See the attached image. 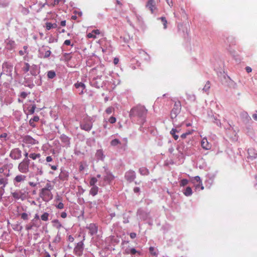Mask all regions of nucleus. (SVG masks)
<instances>
[{
    "label": "nucleus",
    "mask_w": 257,
    "mask_h": 257,
    "mask_svg": "<svg viewBox=\"0 0 257 257\" xmlns=\"http://www.w3.org/2000/svg\"><path fill=\"white\" fill-rule=\"evenodd\" d=\"M147 113V109L144 106L138 105L131 109L130 115L142 117L145 116Z\"/></svg>",
    "instance_id": "f257e3e1"
},
{
    "label": "nucleus",
    "mask_w": 257,
    "mask_h": 257,
    "mask_svg": "<svg viewBox=\"0 0 257 257\" xmlns=\"http://www.w3.org/2000/svg\"><path fill=\"white\" fill-rule=\"evenodd\" d=\"M53 189V187L50 183H47L46 186L42 188L40 192V196L44 200L47 199L52 198V193L51 190Z\"/></svg>",
    "instance_id": "f03ea898"
},
{
    "label": "nucleus",
    "mask_w": 257,
    "mask_h": 257,
    "mask_svg": "<svg viewBox=\"0 0 257 257\" xmlns=\"http://www.w3.org/2000/svg\"><path fill=\"white\" fill-rule=\"evenodd\" d=\"M30 160L24 159L18 165V170L22 173L26 174L29 171Z\"/></svg>",
    "instance_id": "7ed1b4c3"
},
{
    "label": "nucleus",
    "mask_w": 257,
    "mask_h": 257,
    "mask_svg": "<svg viewBox=\"0 0 257 257\" xmlns=\"http://www.w3.org/2000/svg\"><path fill=\"white\" fill-rule=\"evenodd\" d=\"M181 109V105L180 102H176L170 114L172 119L175 118L177 117V115L180 113Z\"/></svg>",
    "instance_id": "20e7f679"
},
{
    "label": "nucleus",
    "mask_w": 257,
    "mask_h": 257,
    "mask_svg": "<svg viewBox=\"0 0 257 257\" xmlns=\"http://www.w3.org/2000/svg\"><path fill=\"white\" fill-rule=\"evenodd\" d=\"M83 245L84 244L82 241L77 243L74 249V252L76 255L80 256L82 254L84 249Z\"/></svg>",
    "instance_id": "39448f33"
},
{
    "label": "nucleus",
    "mask_w": 257,
    "mask_h": 257,
    "mask_svg": "<svg viewBox=\"0 0 257 257\" xmlns=\"http://www.w3.org/2000/svg\"><path fill=\"white\" fill-rule=\"evenodd\" d=\"M11 195L15 200L21 199L24 200L26 197L25 194L20 190H16L11 192Z\"/></svg>",
    "instance_id": "423d86ee"
},
{
    "label": "nucleus",
    "mask_w": 257,
    "mask_h": 257,
    "mask_svg": "<svg viewBox=\"0 0 257 257\" xmlns=\"http://www.w3.org/2000/svg\"><path fill=\"white\" fill-rule=\"evenodd\" d=\"M10 156L14 160H18L22 157V152L18 148L14 149L11 151Z\"/></svg>",
    "instance_id": "0eeeda50"
},
{
    "label": "nucleus",
    "mask_w": 257,
    "mask_h": 257,
    "mask_svg": "<svg viewBox=\"0 0 257 257\" xmlns=\"http://www.w3.org/2000/svg\"><path fill=\"white\" fill-rule=\"evenodd\" d=\"M80 128L82 130L86 131H89L92 127V123L90 120H86L82 122L80 125Z\"/></svg>",
    "instance_id": "6e6552de"
},
{
    "label": "nucleus",
    "mask_w": 257,
    "mask_h": 257,
    "mask_svg": "<svg viewBox=\"0 0 257 257\" xmlns=\"http://www.w3.org/2000/svg\"><path fill=\"white\" fill-rule=\"evenodd\" d=\"M75 87L78 89L79 94L82 95L84 94V90L86 88L85 85L81 82H77L74 84Z\"/></svg>",
    "instance_id": "1a4fd4ad"
},
{
    "label": "nucleus",
    "mask_w": 257,
    "mask_h": 257,
    "mask_svg": "<svg viewBox=\"0 0 257 257\" xmlns=\"http://www.w3.org/2000/svg\"><path fill=\"white\" fill-rule=\"evenodd\" d=\"M26 176L22 174L17 175L14 179L13 182L15 185L19 183L24 182L26 180Z\"/></svg>",
    "instance_id": "9d476101"
},
{
    "label": "nucleus",
    "mask_w": 257,
    "mask_h": 257,
    "mask_svg": "<svg viewBox=\"0 0 257 257\" xmlns=\"http://www.w3.org/2000/svg\"><path fill=\"white\" fill-rule=\"evenodd\" d=\"M86 228L89 229V233L91 236L95 234L98 231V227L95 224L90 223Z\"/></svg>",
    "instance_id": "9b49d317"
},
{
    "label": "nucleus",
    "mask_w": 257,
    "mask_h": 257,
    "mask_svg": "<svg viewBox=\"0 0 257 257\" xmlns=\"http://www.w3.org/2000/svg\"><path fill=\"white\" fill-rule=\"evenodd\" d=\"M146 7L153 13L157 9L155 0H149L146 4Z\"/></svg>",
    "instance_id": "f8f14e48"
},
{
    "label": "nucleus",
    "mask_w": 257,
    "mask_h": 257,
    "mask_svg": "<svg viewBox=\"0 0 257 257\" xmlns=\"http://www.w3.org/2000/svg\"><path fill=\"white\" fill-rule=\"evenodd\" d=\"M201 145L202 148L206 150H210L211 148V145L208 142L206 138L202 140Z\"/></svg>",
    "instance_id": "ddd939ff"
},
{
    "label": "nucleus",
    "mask_w": 257,
    "mask_h": 257,
    "mask_svg": "<svg viewBox=\"0 0 257 257\" xmlns=\"http://www.w3.org/2000/svg\"><path fill=\"white\" fill-rule=\"evenodd\" d=\"M248 158L251 159L257 158V152L253 149L250 148L248 150Z\"/></svg>",
    "instance_id": "4468645a"
},
{
    "label": "nucleus",
    "mask_w": 257,
    "mask_h": 257,
    "mask_svg": "<svg viewBox=\"0 0 257 257\" xmlns=\"http://www.w3.org/2000/svg\"><path fill=\"white\" fill-rule=\"evenodd\" d=\"M30 71L32 75L36 76L38 73L37 66L36 65H33L30 67Z\"/></svg>",
    "instance_id": "2eb2a0df"
},
{
    "label": "nucleus",
    "mask_w": 257,
    "mask_h": 257,
    "mask_svg": "<svg viewBox=\"0 0 257 257\" xmlns=\"http://www.w3.org/2000/svg\"><path fill=\"white\" fill-rule=\"evenodd\" d=\"M39 120V117L38 116H35L33 118H31L29 120L30 125L33 127H36L35 122L38 121Z\"/></svg>",
    "instance_id": "dca6fc26"
},
{
    "label": "nucleus",
    "mask_w": 257,
    "mask_h": 257,
    "mask_svg": "<svg viewBox=\"0 0 257 257\" xmlns=\"http://www.w3.org/2000/svg\"><path fill=\"white\" fill-rule=\"evenodd\" d=\"M59 178L62 180H67L68 178V173L66 171H62L59 175Z\"/></svg>",
    "instance_id": "f3484780"
},
{
    "label": "nucleus",
    "mask_w": 257,
    "mask_h": 257,
    "mask_svg": "<svg viewBox=\"0 0 257 257\" xmlns=\"http://www.w3.org/2000/svg\"><path fill=\"white\" fill-rule=\"evenodd\" d=\"M193 183L195 184L196 183H198V184L196 185V188H198L200 186V185H202V181L201 180L199 176H195L193 178L192 180Z\"/></svg>",
    "instance_id": "a211bd4d"
},
{
    "label": "nucleus",
    "mask_w": 257,
    "mask_h": 257,
    "mask_svg": "<svg viewBox=\"0 0 257 257\" xmlns=\"http://www.w3.org/2000/svg\"><path fill=\"white\" fill-rule=\"evenodd\" d=\"M98 191V187L96 186H92V188H91L89 193L90 195H92L93 196H95Z\"/></svg>",
    "instance_id": "6ab92c4d"
},
{
    "label": "nucleus",
    "mask_w": 257,
    "mask_h": 257,
    "mask_svg": "<svg viewBox=\"0 0 257 257\" xmlns=\"http://www.w3.org/2000/svg\"><path fill=\"white\" fill-rule=\"evenodd\" d=\"M125 178L127 180H133L134 179L135 175L134 172H127L125 176Z\"/></svg>",
    "instance_id": "aec40b11"
},
{
    "label": "nucleus",
    "mask_w": 257,
    "mask_h": 257,
    "mask_svg": "<svg viewBox=\"0 0 257 257\" xmlns=\"http://www.w3.org/2000/svg\"><path fill=\"white\" fill-rule=\"evenodd\" d=\"M179 131L176 130V128H172L170 131V134L173 136V138L177 140H178L179 137L178 135H176V133H179Z\"/></svg>",
    "instance_id": "412c9836"
},
{
    "label": "nucleus",
    "mask_w": 257,
    "mask_h": 257,
    "mask_svg": "<svg viewBox=\"0 0 257 257\" xmlns=\"http://www.w3.org/2000/svg\"><path fill=\"white\" fill-rule=\"evenodd\" d=\"M96 156L98 159L102 160L104 156L103 151L102 150H98L96 153Z\"/></svg>",
    "instance_id": "4be33fe9"
},
{
    "label": "nucleus",
    "mask_w": 257,
    "mask_h": 257,
    "mask_svg": "<svg viewBox=\"0 0 257 257\" xmlns=\"http://www.w3.org/2000/svg\"><path fill=\"white\" fill-rule=\"evenodd\" d=\"M30 65L28 63H25L24 66L22 67V71L24 73H27L29 71H30Z\"/></svg>",
    "instance_id": "5701e85b"
},
{
    "label": "nucleus",
    "mask_w": 257,
    "mask_h": 257,
    "mask_svg": "<svg viewBox=\"0 0 257 257\" xmlns=\"http://www.w3.org/2000/svg\"><path fill=\"white\" fill-rule=\"evenodd\" d=\"M25 141L26 143L32 144H35V141H36L35 140H34V139H33L32 138H31L29 136L26 137L25 138Z\"/></svg>",
    "instance_id": "b1692460"
},
{
    "label": "nucleus",
    "mask_w": 257,
    "mask_h": 257,
    "mask_svg": "<svg viewBox=\"0 0 257 257\" xmlns=\"http://www.w3.org/2000/svg\"><path fill=\"white\" fill-rule=\"evenodd\" d=\"M32 225L34 227H38L41 225V222L40 220H36V219H32L30 222Z\"/></svg>",
    "instance_id": "393cba45"
},
{
    "label": "nucleus",
    "mask_w": 257,
    "mask_h": 257,
    "mask_svg": "<svg viewBox=\"0 0 257 257\" xmlns=\"http://www.w3.org/2000/svg\"><path fill=\"white\" fill-rule=\"evenodd\" d=\"M184 194L186 196H190L191 195H192V191L191 188L190 187H187L186 188V189L184 192Z\"/></svg>",
    "instance_id": "a878e982"
},
{
    "label": "nucleus",
    "mask_w": 257,
    "mask_h": 257,
    "mask_svg": "<svg viewBox=\"0 0 257 257\" xmlns=\"http://www.w3.org/2000/svg\"><path fill=\"white\" fill-rule=\"evenodd\" d=\"M53 222L54 223V226L57 229H60L61 227H62V224L60 222V221L57 220L55 219L53 221Z\"/></svg>",
    "instance_id": "bb28decb"
},
{
    "label": "nucleus",
    "mask_w": 257,
    "mask_h": 257,
    "mask_svg": "<svg viewBox=\"0 0 257 257\" xmlns=\"http://www.w3.org/2000/svg\"><path fill=\"white\" fill-rule=\"evenodd\" d=\"M49 214L47 212L44 213L41 216V219L44 221H47L49 220Z\"/></svg>",
    "instance_id": "cd10ccee"
},
{
    "label": "nucleus",
    "mask_w": 257,
    "mask_h": 257,
    "mask_svg": "<svg viewBox=\"0 0 257 257\" xmlns=\"http://www.w3.org/2000/svg\"><path fill=\"white\" fill-rule=\"evenodd\" d=\"M29 157L35 160L37 158H39L41 157L40 154L31 153L29 155Z\"/></svg>",
    "instance_id": "c85d7f7f"
},
{
    "label": "nucleus",
    "mask_w": 257,
    "mask_h": 257,
    "mask_svg": "<svg viewBox=\"0 0 257 257\" xmlns=\"http://www.w3.org/2000/svg\"><path fill=\"white\" fill-rule=\"evenodd\" d=\"M140 173L143 175H147L149 174V171L145 168H140L139 170Z\"/></svg>",
    "instance_id": "c756f323"
},
{
    "label": "nucleus",
    "mask_w": 257,
    "mask_h": 257,
    "mask_svg": "<svg viewBox=\"0 0 257 257\" xmlns=\"http://www.w3.org/2000/svg\"><path fill=\"white\" fill-rule=\"evenodd\" d=\"M9 5V0H0V5L3 7H8Z\"/></svg>",
    "instance_id": "7c9ffc66"
},
{
    "label": "nucleus",
    "mask_w": 257,
    "mask_h": 257,
    "mask_svg": "<svg viewBox=\"0 0 257 257\" xmlns=\"http://www.w3.org/2000/svg\"><path fill=\"white\" fill-rule=\"evenodd\" d=\"M125 253H126V254L131 253L132 254H135L136 253H138L139 254H140V253L139 252L137 251V250L134 248L131 249L130 251H128L127 250H125Z\"/></svg>",
    "instance_id": "2f4dec72"
},
{
    "label": "nucleus",
    "mask_w": 257,
    "mask_h": 257,
    "mask_svg": "<svg viewBox=\"0 0 257 257\" xmlns=\"http://www.w3.org/2000/svg\"><path fill=\"white\" fill-rule=\"evenodd\" d=\"M56 76L55 72L53 71H49L48 72L47 76L49 78L52 79Z\"/></svg>",
    "instance_id": "473e14b6"
},
{
    "label": "nucleus",
    "mask_w": 257,
    "mask_h": 257,
    "mask_svg": "<svg viewBox=\"0 0 257 257\" xmlns=\"http://www.w3.org/2000/svg\"><path fill=\"white\" fill-rule=\"evenodd\" d=\"M120 144V142L118 139H116L112 140L110 142V145L112 146H116V145Z\"/></svg>",
    "instance_id": "72a5a7b5"
},
{
    "label": "nucleus",
    "mask_w": 257,
    "mask_h": 257,
    "mask_svg": "<svg viewBox=\"0 0 257 257\" xmlns=\"http://www.w3.org/2000/svg\"><path fill=\"white\" fill-rule=\"evenodd\" d=\"M149 251L150 253L154 256H157L158 254L157 251L155 250V248L153 246L150 247Z\"/></svg>",
    "instance_id": "f704fd0d"
},
{
    "label": "nucleus",
    "mask_w": 257,
    "mask_h": 257,
    "mask_svg": "<svg viewBox=\"0 0 257 257\" xmlns=\"http://www.w3.org/2000/svg\"><path fill=\"white\" fill-rule=\"evenodd\" d=\"M159 19H160L163 23V24L164 25V28L166 29L167 27V21L165 17H162Z\"/></svg>",
    "instance_id": "c9c22d12"
},
{
    "label": "nucleus",
    "mask_w": 257,
    "mask_h": 257,
    "mask_svg": "<svg viewBox=\"0 0 257 257\" xmlns=\"http://www.w3.org/2000/svg\"><path fill=\"white\" fill-rule=\"evenodd\" d=\"M97 182V179L95 177H92L91 178L89 184L91 186H95V184Z\"/></svg>",
    "instance_id": "e433bc0d"
},
{
    "label": "nucleus",
    "mask_w": 257,
    "mask_h": 257,
    "mask_svg": "<svg viewBox=\"0 0 257 257\" xmlns=\"http://www.w3.org/2000/svg\"><path fill=\"white\" fill-rule=\"evenodd\" d=\"M21 217L24 220H28L29 219V215L26 212L21 214Z\"/></svg>",
    "instance_id": "4c0bfd02"
},
{
    "label": "nucleus",
    "mask_w": 257,
    "mask_h": 257,
    "mask_svg": "<svg viewBox=\"0 0 257 257\" xmlns=\"http://www.w3.org/2000/svg\"><path fill=\"white\" fill-rule=\"evenodd\" d=\"M114 111V108L112 107V106H110V107H107L106 110H105V112L107 114H111L112 112H113Z\"/></svg>",
    "instance_id": "58836bf2"
},
{
    "label": "nucleus",
    "mask_w": 257,
    "mask_h": 257,
    "mask_svg": "<svg viewBox=\"0 0 257 257\" xmlns=\"http://www.w3.org/2000/svg\"><path fill=\"white\" fill-rule=\"evenodd\" d=\"M210 83L209 81H208L206 82V84L205 85L204 87L203 88V90L205 91H207L210 89Z\"/></svg>",
    "instance_id": "ea45409f"
},
{
    "label": "nucleus",
    "mask_w": 257,
    "mask_h": 257,
    "mask_svg": "<svg viewBox=\"0 0 257 257\" xmlns=\"http://www.w3.org/2000/svg\"><path fill=\"white\" fill-rule=\"evenodd\" d=\"M7 184V180L4 178H0V184L3 185V187H5Z\"/></svg>",
    "instance_id": "a19ab883"
},
{
    "label": "nucleus",
    "mask_w": 257,
    "mask_h": 257,
    "mask_svg": "<svg viewBox=\"0 0 257 257\" xmlns=\"http://www.w3.org/2000/svg\"><path fill=\"white\" fill-rule=\"evenodd\" d=\"M188 183V181L187 179H182L180 183V186H184L186 185Z\"/></svg>",
    "instance_id": "79ce46f5"
},
{
    "label": "nucleus",
    "mask_w": 257,
    "mask_h": 257,
    "mask_svg": "<svg viewBox=\"0 0 257 257\" xmlns=\"http://www.w3.org/2000/svg\"><path fill=\"white\" fill-rule=\"evenodd\" d=\"M46 28L47 30H50L52 29V23L50 22H47L46 23Z\"/></svg>",
    "instance_id": "37998d69"
},
{
    "label": "nucleus",
    "mask_w": 257,
    "mask_h": 257,
    "mask_svg": "<svg viewBox=\"0 0 257 257\" xmlns=\"http://www.w3.org/2000/svg\"><path fill=\"white\" fill-rule=\"evenodd\" d=\"M116 121V119L115 117L114 116H111L109 117V119H108V121L110 123H114Z\"/></svg>",
    "instance_id": "c03bdc74"
},
{
    "label": "nucleus",
    "mask_w": 257,
    "mask_h": 257,
    "mask_svg": "<svg viewBox=\"0 0 257 257\" xmlns=\"http://www.w3.org/2000/svg\"><path fill=\"white\" fill-rule=\"evenodd\" d=\"M87 37L88 38H96V36L92 32L91 33H89L87 35Z\"/></svg>",
    "instance_id": "a18cd8bd"
},
{
    "label": "nucleus",
    "mask_w": 257,
    "mask_h": 257,
    "mask_svg": "<svg viewBox=\"0 0 257 257\" xmlns=\"http://www.w3.org/2000/svg\"><path fill=\"white\" fill-rule=\"evenodd\" d=\"M104 180L105 181H110V180H111L112 179V177L111 175H107L106 176H105L103 178Z\"/></svg>",
    "instance_id": "49530a36"
},
{
    "label": "nucleus",
    "mask_w": 257,
    "mask_h": 257,
    "mask_svg": "<svg viewBox=\"0 0 257 257\" xmlns=\"http://www.w3.org/2000/svg\"><path fill=\"white\" fill-rule=\"evenodd\" d=\"M51 52L50 50H47L45 53V55L44 56V58H46L49 57L51 55Z\"/></svg>",
    "instance_id": "de8ad7c7"
},
{
    "label": "nucleus",
    "mask_w": 257,
    "mask_h": 257,
    "mask_svg": "<svg viewBox=\"0 0 257 257\" xmlns=\"http://www.w3.org/2000/svg\"><path fill=\"white\" fill-rule=\"evenodd\" d=\"M56 207L58 209H62L64 208V204L62 202H60Z\"/></svg>",
    "instance_id": "09e8293b"
},
{
    "label": "nucleus",
    "mask_w": 257,
    "mask_h": 257,
    "mask_svg": "<svg viewBox=\"0 0 257 257\" xmlns=\"http://www.w3.org/2000/svg\"><path fill=\"white\" fill-rule=\"evenodd\" d=\"M36 109V106L35 105H33L31 108L29 110V112L30 114H33L35 112V110Z\"/></svg>",
    "instance_id": "8fccbe9b"
},
{
    "label": "nucleus",
    "mask_w": 257,
    "mask_h": 257,
    "mask_svg": "<svg viewBox=\"0 0 257 257\" xmlns=\"http://www.w3.org/2000/svg\"><path fill=\"white\" fill-rule=\"evenodd\" d=\"M27 95L28 93L25 92H22L20 94V96L23 99L25 98L27 96Z\"/></svg>",
    "instance_id": "3c124183"
},
{
    "label": "nucleus",
    "mask_w": 257,
    "mask_h": 257,
    "mask_svg": "<svg viewBox=\"0 0 257 257\" xmlns=\"http://www.w3.org/2000/svg\"><path fill=\"white\" fill-rule=\"evenodd\" d=\"M68 240H69L70 242H73V241H74V238H73V237L72 235H69V236H68Z\"/></svg>",
    "instance_id": "603ef678"
},
{
    "label": "nucleus",
    "mask_w": 257,
    "mask_h": 257,
    "mask_svg": "<svg viewBox=\"0 0 257 257\" xmlns=\"http://www.w3.org/2000/svg\"><path fill=\"white\" fill-rule=\"evenodd\" d=\"M130 236L131 238L134 239L136 237L137 234L135 232H132L130 233Z\"/></svg>",
    "instance_id": "864d4df0"
},
{
    "label": "nucleus",
    "mask_w": 257,
    "mask_h": 257,
    "mask_svg": "<svg viewBox=\"0 0 257 257\" xmlns=\"http://www.w3.org/2000/svg\"><path fill=\"white\" fill-rule=\"evenodd\" d=\"M33 227L34 226H32V224L30 223L29 225L26 226V229L28 230H31L33 228Z\"/></svg>",
    "instance_id": "5fc2aeb1"
},
{
    "label": "nucleus",
    "mask_w": 257,
    "mask_h": 257,
    "mask_svg": "<svg viewBox=\"0 0 257 257\" xmlns=\"http://www.w3.org/2000/svg\"><path fill=\"white\" fill-rule=\"evenodd\" d=\"M64 44L67 46H69L71 45V41L70 40H66L64 41Z\"/></svg>",
    "instance_id": "6e6d98bb"
},
{
    "label": "nucleus",
    "mask_w": 257,
    "mask_h": 257,
    "mask_svg": "<svg viewBox=\"0 0 257 257\" xmlns=\"http://www.w3.org/2000/svg\"><path fill=\"white\" fill-rule=\"evenodd\" d=\"M166 2L170 7H171L173 6L172 0H166Z\"/></svg>",
    "instance_id": "4d7b16f0"
},
{
    "label": "nucleus",
    "mask_w": 257,
    "mask_h": 257,
    "mask_svg": "<svg viewBox=\"0 0 257 257\" xmlns=\"http://www.w3.org/2000/svg\"><path fill=\"white\" fill-rule=\"evenodd\" d=\"M61 217L63 218H65L67 217V213L65 212H63L61 214Z\"/></svg>",
    "instance_id": "13d9d810"
},
{
    "label": "nucleus",
    "mask_w": 257,
    "mask_h": 257,
    "mask_svg": "<svg viewBox=\"0 0 257 257\" xmlns=\"http://www.w3.org/2000/svg\"><path fill=\"white\" fill-rule=\"evenodd\" d=\"M92 33H94V34L95 35H98L100 34V31L99 30H93L92 31Z\"/></svg>",
    "instance_id": "bf43d9fd"
},
{
    "label": "nucleus",
    "mask_w": 257,
    "mask_h": 257,
    "mask_svg": "<svg viewBox=\"0 0 257 257\" xmlns=\"http://www.w3.org/2000/svg\"><path fill=\"white\" fill-rule=\"evenodd\" d=\"M84 167L83 166V165L82 164V163H80V165H79V171H82L84 170Z\"/></svg>",
    "instance_id": "052dcab7"
},
{
    "label": "nucleus",
    "mask_w": 257,
    "mask_h": 257,
    "mask_svg": "<svg viewBox=\"0 0 257 257\" xmlns=\"http://www.w3.org/2000/svg\"><path fill=\"white\" fill-rule=\"evenodd\" d=\"M46 160L47 162H51L53 160L51 156L47 157Z\"/></svg>",
    "instance_id": "680f3d73"
},
{
    "label": "nucleus",
    "mask_w": 257,
    "mask_h": 257,
    "mask_svg": "<svg viewBox=\"0 0 257 257\" xmlns=\"http://www.w3.org/2000/svg\"><path fill=\"white\" fill-rule=\"evenodd\" d=\"M119 62V59L118 58H115L113 60V63L115 64V65H116L118 64Z\"/></svg>",
    "instance_id": "e2e57ef3"
},
{
    "label": "nucleus",
    "mask_w": 257,
    "mask_h": 257,
    "mask_svg": "<svg viewBox=\"0 0 257 257\" xmlns=\"http://www.w3.org/2000/svg\"><path fill=\"white\" fill-rule=\"evenodd\" d=\"M245 70H246V72H247V73H250V72H251V71H252L251 68L250 67H248V66L246 67V68H245Z\"/></svg>",
    "instance_id": "0e129e2a"
},
{
    "label": "nucleus",
    "mask_w": 257,
    "mask_h": 257,
    "mask_svg": "<svg viewBox=\"0 0 257 257\" xmlns=\"http://www.w3.org/2000/svg\"><path fill=\"white\" fill-rule=\"evenodd\" d=\"M74 13L79 17H81L82 15V13L81 12L75 11Z\"/></svg>",
    "instance_id": "69168bd1"
},
{
    "label": "nucleus",
    "mask_w": 257,
    "mask_h": 257,
    "mask_svg": "<svg viewBox=\"0 0 257 257\" xmlns=\"http://www.w3.org/2000/svg\"><path fill=\"white\" fill-rule=\"evenodd\" d=\"M26 53H27V52L26 51H23L22 50H20L19 52V53L20 55H21V56L24 55Z\"/></svg>",
    "instance_id": "338daca9"
},
{
    "label": "nucleus",
    "mask_w": 257,
    "mask_h": 257,
    "mask_svg": "<svg viewBox=\"0 0 257 257\" xmlns=\"http://www.w3.org/2000/svg\"><path fill=\"white\" fill-rule=\"evenodd\" d=\"M60 0H54L53 3V6H55L58 5L59 3Z\"/></svg>",
    "instance_id": "774afa93"
}]
</instances>
